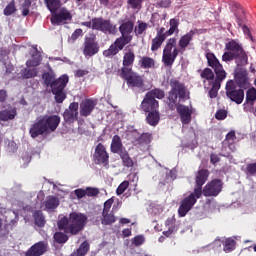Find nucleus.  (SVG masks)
I'll return each instance as SVG.
<instances>
[{
    "label": "nucleus",
    "mask_w": 256,
    "mask_h": 256,
    "mask_svg": "<svg viewBox=\"0 0 256 256\" xmlns=\"http://www.w3.org/2000/svg\"><path fill=\"white\" fill-rule=\"evenodd\" d=\"M87 223V216L81 213L73 212L69 216H62L58 220V227L65 233L70 235H77L80 231L85 229Z\"/></svg>",
    "instance_id": "7ed1b4c3"
},
{
    "label": "nucleus",
    "mask_w": 256,
    "mask_h": 256,
    "mask_svg": "<svg viewBox=\"0 0 256 256\" xmlns=\"http://www.w3.org/2000/svg\"><path fill=\"white\" fill-rule=\"evenodd\" d=\"M215 117L218 119V121H223V119L227 118V111L220 109L216 112Z\"/></svg>",
    "instance_id": "13d9d810"
},
{
    "label": "nucleus",
    "mask_w": 256,
    "mask_h": 256,
    "mask_svg": "<svg viewBox=\"0 0 256 256\" xmlns=\"http://www.w3.org/2000/svg\"><path fill=\"white\" fill-rule=\"evenodd\" d=\"M17 11V8L15 7V0H12L4 9V15L9 16L13 15Z\"/></svg>",
    "instance_id": "de8ad7c7"
},
{
    "label": "nucleus",
    "mask_w": 256,
    "mask_h": 256,
    "mask_svg": "<svg viewBox=\"0 0 256 256\" xmlns=\"http://www.w3.org/2000/svg\"><path fill=\"white\" fill-rule=\"evenodd\" d=\"M89 252V242L84 241L78 249H76L70 256H85Z\"/></svg>",
    "instance_id": "72a5a7b5"
},
{
    "label": "nucleus",
    "mask_w": 256,
    "mask_h": 256,
    "mask_svg": "<svg viewBox=\"0 0 256 256\" xmlns=\"http://www.w3.org/2000/svg\"><path fill=\"white\" fill-rule=\"evenodd\" d=\"M256 101V89L251 87L246 91V100L243 104L246 113H253Z\"/></svg>",
    "instance_id": "dca6fc26"
},
{
    "label": "nucleus",
    "mask_w": 256,
    "mask_h": 256,
    "mask_svg": "<svg viewBox=\"0 0 256 256\" xmlns=\"http://www.w3.org/2000/svg\"><path fill=\"white\" fill-rule=\"evenodd\" d=\"M226 95L231 101L237 103V105H241L243 99H245V92L243 89H236L233 80L228 81L226 84Z\"/></svg>",
    "instance_id": "f8f14e48"
},
{
    "label": "nucleus",
    "mask_w": 256,
    "mask_h": 256,
    "mask_svg": "<svg viewBox=\"0 0 256 256\" xmlns=\"http://www.w3.org/2000/svg\"><path fill=\"white\" fill-rule=\"evenodd\" d=\"M221 189H223L221 180H212L204 187L203 195L205 197H217L221 193Z\"/></svg>",
    "instance_id": "2eb2a0df"
},
{
    "label": "nucleus",
    "mask_w": 256,
    "mask_h": 256,
    "mask_svg": "<svg viewBox=\"0 0 256 256\" xmlns=\"http://www.w3.org/2000/svg\"><path fill=\"white\" fill-rule=\"evenodd\" d=\"M163 175H166L165 183H171V181H175L177 179V172L175 170H168L164 168L162 170Z\"/></svg>",
    "instance_id": "58836bf2"
},
{
    "label": "nucleus",
    "mask_w": 256,
    "mask_h": 256,
    "mask_svg": "<svg viewBox=\"0 0 256 256\" xmlns=\"http://www.w3.org/2000/svg\"><path fill=\"white\" fill-rule=\"evenodd\" d=\"M119 53V50L117 48L116 44H112L108 50H105L103 52L104 57H111V55H117Z\"/></svg>",
    "instance_id": "09e8293b"
},
{
    "label": "nucleus",
    "mask_w": 256,
    "mask_h": 256,
    "mask_svg": "<svg viewBox=\"0 0 256 256\" xmlns=\"http://www.w3.org/2000/svg\"><path fill=\"white\" fill-rule=\"evenodd\" d=\"M47 247V242H37L26 251L25 256H41L44 253H47Z\"/></svg>",
    "instance_id": "a211bd4d"
},
{
    "label": "nucleus",
    "mask_w": 256,
    "mask_h": 256,
    "mask_svg": "<svg viewBox=\"0 0 256 256\" xmlns=\"http://www.w3.org/2000/svg\"><path fill=\"white\" fill-rule=\"evenodd\" d=\"M132 243L133 245H135V247H139V245H143V243H145V236L138 235L134 237L132 240Z\"/></svg>",
    "instance_id": "4d7b16f0"
},
{
    "label": "nucleus",
    "mask_w": 256,
    "mask_h": 256,
    "mask_svg": "<svg viewBox=\"0 0 256 256\" xmlns=\"http://www.w3.org/2000/svg\"><path fill=\"white\" fill-rule=\"evenodd\" d=\"M97 105V100L86 99L80 103V115L82 117H88L90 113H93V109H95Z\"/></svg>",
    "instance_id": "6ab92c4d"
},
{
    "label": "nucleus",
    "mask_w": 256,
    "mask_h": 256,
    "mask_svg": "<svg viewBox=\"0 0 256 256\" xmlns=\"http://www.w3.org/2000/svg\"><path fill=\"white\" fill-rule=\"evenodd\" d=\"M21 161H22L24 167H27V165H29V163H31V155L29 154V152L22 153Z\"/></svg>",
    "instance_id": "6e6d98bb"
},
{
    "label": "nucleus",
    "mask_w": 256,
    "mask_h": 256,
    "mask_svg": "<svg viewBox=\"0 0 256 256\" xmlns=\"http://www.w3.org/2000/svg\"><path fill=\"white\" fill-rule=\"evenodd\" d=\"M148 27H149V24L145 22H138V26L135 27L136 35H142L144 31H147Z\"/></svg>",
    "instance_id": "603ef678"
},
{
    "label": "nucleus",
    "mask_w": 256,
    "mask_h": 256,
    "mask_svg": "<svg viewBox=\"0 0 256 256\" xmlns=\"http://www.w3.org/2000/svg\"><path fill=\"white\" fill-rule=\"evenodd\" d=\"M133 61H135V54L133 52H131V51L126 52L124 54V58H123V65H124V67L129 69V65H133Z\"/></svg>",
    "instance_id": "ea45409f"
},
{
    "label": "nucleus",
    "mask_w": 256,
    "mask_h": 256,
    "mask_svg": "<svg viewBox=\"0 0 256 256\" xmlns=\"http://www.w3.org/2000/svg\"><path fill=\"white\" fill-rule=\"evenodd\" d=\"M235 139H237V137L235 136V131H230L226 135V141H228L230 145H232V143H235Z\"/></svg>",
    "instance_id": "052dcab7"
},
{
    "label": "nucleus",
    "mask_w": 256,
    "mask_h": 256,
    "mask_svg": "<svg viewBox=\"0 0 256 256\" xmlns=\"http://www.w3.org/2000/svg\"><path fill=\"white\" fill-rule=\"evenodd\" d=\"M176 45L177 39L175 38H170L167 41L162 56V61L166 65H172L173 63H175V59H177V55H179V49H177Z\"/></svg>",
    "instance_id": "1a4fd4ad"
},
{
    "label": "nucleus",
    "mask_w": 256,
    "mask_h": 256,
    "mask_svg": "<svg viewBox=\"0 0 256 256\" xmlns=\"http://www.w3.org/2000/svg\"><path fill=\"white\" fill-rule=\"evenodd\" d=\"M131 39H132L131 36H122V37L116 39L114 44L116 45L118 50L121 51V49H123V47H125L127 45V43L131 42Z\"/></svg>",
    "instance_id": "4c0bfd02"
},
{
    "label": "nucleus",
    "mask_w": 256,
    "mask_h": 256,
    "mask_svg": "<svg viewBox=\"0 0 256 256\" xmlns=\"http://www.w3.org/2000/svg\"><path fill=\"white\" fill-rule=\"evenodd\" d=\"M47 8L52 13L51 23L52 25H63L67 21H71V13L65 8L61 7L60 0H46Z\"/></svg>",
    "instance_id": "0eeeda50"
},
{
    "label": "nucleus",
    "mask_w": 256,
    "mask_h": 256,
    "mask_svg": "<svg viewBox=\"0 0 256 256\" xmlns=\"http://www.w3.org/2000/svg\"><path fill=\"white\" fill-rule=\"evenodd\" d=\"M235 249V240L228 238L224 242L225 253H231Z\"/></svg>",
    "instance_id": "49530a36"
},
{
    "label": "nucleus",
    "mask_w": 256,
    "mask_h": 256,
    "mask_svg": "<svg viewBox=\"0 0 256 256\" xmlns=\"http://www.w3.org/2000/svg\"><path fill=\"white\" fill-rule=\"evenodd\" d=\"M115 223L113 212H102V225H111Z\"/></svg>",
    "instance_id": "e433bc0d"
},
{
    "label": "nucleus",
    "mask_w": 256,
    "mask_h": 256,
    "mask_svg": "<svg viewBox=\"0 0 256 256\" xmlns=\"http://www.w3.org/2000/svg\"><path fill=\"white\" fill-rule=\"evenodd\" d=\"M124 167H133V160L129 157L127 152H122L120 155Z\"/></svg>",
    "instance_id": "a18cd8bd"
},
{
    "label": "nucleus",
    "mask_w": 256,
    "mask_h": 256,
    "mask_svg": "<svg viewBox=\"0 0 256 256\" xmlns=\"http://www.w3.org/2000/svg\"><path fill=\"white\" fill-rule=\"evenodd\" d=\"M127 189H129V181L125 180L116 189V194L118 196L123 195V193H125V191H127Z\"/></svg>",
    "instance_id": "3c124183"
},
{
    "label": "nucleus",
    "mask_w": 256,
    "mask_h": 256,
    "mask_svg": "<svg viewBox=\"0 0 256 256\" xmlns=\"http://www.w3.org/2000/svg\"><path fill=\"white\" fill-rule=\"evenodd\" d=\"M31 58L26 61V67H38V65H41V53L37 51V48H33L30 52Z\"/></svg>",
    "instance_id": "b1692460"
},
{
    "label": "nucleus",
    "mask_w": 256,
    "mask_h": 256,
    "mask_svg": "<svg viewBox=\"0 0 256 256\" xmlns=\"http://www.w3.org/2000/svg\"><path fill=\"white\" fill-rule=\"evenodd\" d=\"M98 52L99 48L97 47V44L93 42V40H86L84 45V55L93 57V55H96Z\"/></svg>",
    "instance_id": "bb28decb"
},
{
    "label": "nucleus",
    "mask_w": 256,
    "mask_h": 256,
    "mask_svg": "<svg viewBox=\"0 0 256 256\" xmlns=\"http://www.w3.org/2000/svg\"><path fill=\"white\" fill-rule=\"evenodd\" d=\"M75 195L77 196L78 199H83L85 195H87L86 189H76L74 191Z\"/></svg>",
    "instance_id": "680f3d73"
},
{
    "label": "nucleus",
    "mask_w": 256,
    "mask_h": 256,
    "mask_svg": "<svg viewBox=\"0 0 256 256\" xmlns=\"http://www.w3.org/2000/svg\"><path fill=\"white\" fill-rule=\"evenodd\" d=\"M17 117V109L13 106H8L0 111V121H13Z\"/></svg>",
    "instance_id": "5701e85b"
},
{
    "label": "nucleus",
    "mask_w": 256,
    "mask_h": 256,
    "mask_svg": "<svg viewBox=\"0 0 256 256\" xmlns=\"http://www.w3.org/2000/svg\"><path fill=\"white\" fill-rule=\"evenodd\" d=\"M114 202H115V200L113 198H110L106 202H104V208H103L102 213L111 212V207H113Z\"/></svg>",
    "instance_id": "5fc2aeb1"
},
{
    "label": "nucleus",
    "mask_w": 256,
    "mask_h": 256,
    "mask_svg": "<svg viewBox=\"0 0 256 256\" xmlns=\"http://www.w3.org/2000/svg\"><path fill=\"white\" fill-rule=\"evenodd\" d=\"M93 157L96 165H103V167H107V165H109V153H107V148L102 143H99L95 147Z\"/></svg>",
    "instance_id": "ddd939ff"
},
{
    "label": "nucleus",
    "mask_w": 256,
    "mask_h": 256,
    "mask_svg": "<svg viewBox=\"0 0 256 256\" xmlns=\"http://www.w3.org/2000/svg\"><path fill=\"white\" fill-rule=\"evenodd\" d=\"M146 95H148V97H150V99H163V97H165V92H163L160 89H154L151 90L150 92H148Z\"/></svg>",
    "instance_id": "37998d69"
},
{
    "label": "nucleus",
    "mask_w": 256,
    "mask_h": 256,
    "mask_svg": "<svg viewBox=\"0 0 256 256\" xmlns=\"http://www.w3.org/2000/svg\"><path fill=\"white\" fill-rule=\"evenodd\" d=\"M59 207V198L56 196H48L45 202L47 211H53Z\"/></svg>",
    "instance_id": "7c9ffc66"
},
{
    "label": "nucleus",
    "mask_w": 256,
    "mask_h": 256,
    "mask_svg": "<svg viewBox=\"0 0 256 256\" xmlns=\"http://www.w3.org/2000/svg\"><path fill=\"white\" fill-rule=\"evenodd\" d=\"M34 221L35 225L38 227H43L45 225V217L43 216V213L41 211H36L34 213Z\"/></svg>",
    "instance_id": "c03bdc74"
},
{
    "label": "nucleus",
    "mask_w": 256,
    "mask_h": 256,
    "mask_svg": "<svg viewBox=\"0 0 256 256\" xmlns=\"http://www.w3.org/2000/svg\"><path fill=\"white\" fill-rule=\"evenodd\" d=\"M201 77L202 79H206L204 80L205 89H209V86H207L208 84L215 83V80H213L215 78V74H213V70L210 68L204 69L201 73Z\"/></svg>",
    "instance_id": "cd10ccee"
},
{
    "label": "nucleus",
    "mask_w": 256,
    "mask_h": 256,
    "mask_svg": "<svg viewBox=\"0 0 256 256\" xmlns=\"http://www.w3.org/2000/svg\"><path fill=\"white\" fill-rule=\"evenodd\" d=\"M161 117L159 116V111L157 110H152L151 112L148 113L146 120L149 125H152V127H155L157 123H159V120Z\"/></svg>",
    "instance_id": "473e14b6"
},
{
    "label": "nucleus",
    "mask_w": 256,
    "mask_h": 256,
    "mask_svg": "<svg viewBox=\"0 0 256 256\" xmlns=\"http://www.w3.org/2000/svg\"><path fill=\"white\" fill-rule=\"evenodd\" d=\"M170 85L172 87V90L168 96V99L170 103H177V99L181 101L182 99H185L187 97V90L185 89V86L183 84L179 83L177 80H171Z\"/></svg>",
    "instance_id": "9d476101"
},
{
    "label": "nucleus",
    "mask_w": 256,
    "mask_h": 256,
    "mask_svg": "<svg viewBox=\"0 0 256 256\" xmlns=\"http://www.w3.org/2000/svg\"><path fill=\"white\" fill-rule=\"evenodd\" d=\"M158 107L159 102L151 97H148V95L146 94L144 100L141 103L142 111H145V113H151V111H156Z\"/></svg>",
    "instance_id": "412c9836"
},
{
    "label": "nucleus",
    "mask_w": 256,
    "mask_h": 256,
    "mask_svg": "<svg viewBox=\"0 0 256 256\" xmlns=\"http://www.w3.org/2000/svg\"><path fill=\"white\" fill-rule=\"evenodd\" d=\"M210 161L213 165H215V163H219V156L217 154H212L210 156Z\"/></svg>",
    "instance_id": "774afa93"
},
{
    "label": "nucleus",
    "mask_w": 256,
    "mask_h": 256,
    "mask_svg": "<svg viewBox=\"0 0 256 256\" xmlns=\"http://www.w3.org/2000/svg\"><path fill=\"white\" fill-rule=\"evenodd\" d=\"M122 75L126 80L128 87H131L132 89L135 87L137 89H141V87H143V78H141V76H139L137 73L133 72L131 68H122Z\"/></svg>",
    "instance_id": "9b49d317"
},
{
    "label": "nucleus",
    "mask_w": 256,
    "mask_h": 256,
    "mask_svg": "<svg viewBox=\"0 0 256 256\" xmlns=\"http://www.w3.org/2000/svg\"><path fill=\"white\" fill-rule=\"evenodd\" d=\"M165 31V28H160V30L157 32L156 37L152 40V46L151 51H157L161 45H163V42L167 39V37L163 34Z\"/></svg>",
    "instance_id": "393cba45"
},
{
    "label": "nucleus",
    "mask_w": 256,
    "mask_h": 256,
    "mask_svg": "<svg viewBox=\"0 0 256 256\" xmlns=\"http://www.w3.org/2000/svg\"><path fill=\"white\" fill-rule=\"evenodd\" d=\"M139 65L142 67V69H152V67H155V60H153V58L144 56L139 60Z\"/></svg>",
    "instance_id": "c9c22d12"
},
{
    "label": "nucleus",
    "mask_w": 256,
    "mask_h": 256,
    "mask_svg": "<svg viewBox=\"0 0 256 256\" xmlns=\"http://www.w3.org/2000/svg\"><path fill=\"white\" fill-rule=\"evenodd\" d=\"M207 177H209V172L207 170H200L198 172L196 176L197 188H195L194 192L184 198L181 202L178 209V214L180 215V217H185V215H187L191 211V209H193V206L195 205V203H197V199H199V197H201L202 195L201 187H203L205 181H207Z\"/></svg>",
    "instance_id": "f03ea898"
},
{
    "label": "nucleus",
    "mask_w": 256,
    "mask_h": 256,
    "mask_svg": "<svg viewBox=\"0 0 256 256\" xmlns=\"http://www.w3.org/2000/svg\"><path fill=\"white\" fill-rule=\"evenodd\" d=\"M170 28L168 31L163 32L165 37H171L174 33H179V20L171 19L169 22Z\"/></svg>",
    "instance_id": "2f4dec72"
},
{
    "label": "nucleus",
    "mask_w": 256,
    "mask_h": 256,
    "mask_svg": "<svg viewBox=\"0 0 256 256\" xmlns=\"http://www.w3.org/2000/svg\"><path fill=\"white\" fill-rule=\"evenodd\" d=\"M177 113L179 115L182 125H189L193 119L194 109L193 106H185L183 104H178L176 106Z\"/></svg>",
    "instance_id": "4468645a"
},
{
    "label": "nucleus",
    "mask_w": 256,
    "mask_h": 256,
    "mask_svg": "<svg viewBox=\"0 0 256 256\" xmlns=\"http://www.w3.org/2000/svg\"><path fill=\"white\" fill-rule=\"evenodd\" d=\"M235 81L239 87L242 89H247L249 87V77H247V70L245 69H240L237 70L235 73Z\"/></svg>",
    "instance_id": "aec40b11"
},
{
    "label": "nucleus",
    "mask_w": 256,
    "mask_h": 256,
    "mask_svg": "<svg viewBox=\"0 0 256 256\" xmlns=\"http://www.w3.org/2000/svg\"><path fill=\"white\" fill-rule=\"evenodd\" d=\"M54 239L56 243H67L69 238L63 232H56L54 234Z\"/></svg>",
    "instance_id": "8fccbe9b"
},
{
    "label": "nucleus",
    "mask_w": 256,
    "mask_h": 256,
    "mask_svg": "<svg viewBox=\"0 0 256 256\" xmlns=\"http://www.w3.org/2000/svg\"><path fill=\"white\" fill-rule=\"evenodd\" d=\"M0 213L4 215L8 225H15V223L19 221V214L15 212V210H5V208H1Z\"/></svg>",
    "instance_id": "4be33fe9"
},
{
    "label": "nucleus",
    "mask_w": 256,
    "mask_h": 256,
    "mask_svg": "<svg viewBox=\"0 0 256 256\" xmlns=\"http://www.w3.org/2000/svg\"><path fill=\"white\" fill-rule=\"evenodd\" d=\"M206 58L208 61V65L214 69L216 73V79L214 82L207 85V87H211L209 91V96L211 99H215L217 97V93L219 89H221V81L227 77V72L223 69V65L219 62L217 57H215V54L213 53H207Z\"/></svg>",
    "instance_id": "39448f33"
},
{
    "label": "nucleus",
    "mask_w": 256,
    "mask_h": 256,
    "mask_svg": "<svg viewBox=\"0 0 256 256\" xmlns=\"http://www.w3.org/2000/svg\"><path fill=\"white\" fill-rule=\"evenodd\" d=\"M22 76L24 79H32V77H37V68L35 67H27L22 70Z\"/></svg>",
    "instance_id": "a19ab883"
},
{
    "label": "nucleus",
    "mask_w": 256,
    "mask_h": 256,
    "mask_svg": "<svg viewBox=\"0 0 256 256\" xmlns=\"http://www.w3.org/2000/svg\"><path fill=\"white\" fill-rule=\"evenodd\" d=\"M129 5L132 9H139L141 7V0H129Z\"/></svg>",
    "instance_id": "e2e57ef3"
},
{
    "label": "nucleus",
    "mask_w": 256,
    "mask_h": 256,
    "mask_svg": "<svg viewBox=\"0 0 256 256\" xmlns=\"http://www.w3.org/2000/svg\"><path fill=\"white\" fill-rule=\"evenodd\" d=\"M226 49L227 52L223 54L222 61L227 63L228 61H233V59H235L237 65H247L249 58L239 42L236 40L229 41L226 43Z\"/></svg>",
    "instance_id": "423d86ee"
},
{
    "label": "nucleus",
    "mask_w": 256,
    "mask_h": 256,
    "mask_svg": "<svg viewBox=\"0 0 256 256\" xmlns=\"http://www.w3.org/2000/svg\"><path fill=\"white\" fill-rule=\"evenodd\" d=\"M87 197H97L99 195V189L97 188H86Z\"/></svg>",
    "instance_id": "bf43d9fd"
},
{
    "label": "nucleus",
    "mask_w": 256,
    "mask_h": 256,
    "mask_svg": "<svg viewBox=\"0 0 256 256\" xmlns=\"http://www.w3.org/2000/svg\"><path fill=\"white\" fill-rule=\"evenodd\" d=\"M158 5L160 7H164V8H167L171 5V0H159L158 1Z\"/></svg>",
    "instance_id": "69168bd1"
},
{
    "label": "nucleus",
    "mask_w": 256,
    "mask_h": 256,
    "mask_svg": "<svg viewBox=\"0 0 256 256\" xmlns=\"http://www.w3.org/2000/svg\"><path fill=\"white\" fill-rule=\"evenodd\" d=\"M134 135H137L138 137L135 139L134 143L135 145H139L140 147H147L149 143H151V135L150 134H142L139 136V133L134 132Z\"/></svg>",
    "instance_id": "c85d7f7f"
},
{
    "label": "nucleus",
    "mask_w": 256,
    "mask_h": 256,
    "mask_svg": "<svg viewBox=\"0 0 256 256\" xmlns=\"http://www.w3.org/2000/svg\"><path fill=\"white\" fill-rule=\"evenodd\" d=\"M195 33V30H190L188 33H186L180 38L178 45L182 51H185V49L189 47V44L191 43V41H193Z\"/></svg>",
    "instance_id": "a878e982"
},
{
    "label": "nucleus",
    "mask_w": 256,
    "mask_h": 256,
    "mask_svg": "<svg viewBox=\"0 0 256 256\" xmlns=\"http://www.w3.org/2000/svg\"><path fill=\"white\" fill-rule=\"evenodd\" d=\"M110 149L112 153H121L123 151V143L121 142V137L115 135L112 138Z\"/></svg>",
    "instance_id": "c756f323"
},
{
    "label": "nucleus",
    "mask_w": 256,
    "mask_h": 256,
    "mask_svg": "<svg viewBox=\"0 0 256 256\" xmlns=\"http://www.w3.org/2000/svg\"><path fill=\"white\" fill-rule=\"evenodd\" d=\"M82 25L88 27V29H93L94 31L109 33V35H115L117 33V26L112 24L111 21L103 18H94L89 22H82Z\"/></svg>",
    "instance_id": "6e6552de"
},
{
    "label": "nucleus",
    "mask_w": 256,
    "mask_h": 256,
    "mask_svg": "<svg viewBox=\"0 0 256 256\" xmlns=\"http://www.w3.org/2000/svg\"><path fill=\"white\" fill-rule=\"evenodd\" d=\"M119 29L122 37H131V33H133V23L126 22L122 24Z\"/></svg>",
    "instance_id": "f704fd0d"
},
{
    "label": "nucleus",
    "mask_w": 256,
    "mask_h": 256,
    "mask_svg": "<svg viewBox=\"0 0 256 256\" xmlns=\"http://www.w3.org/2000/svg\"><path fill=\"white\" fill-rule=\"evenodd\" d=\"M247 171L250 173V175H255L256 173V163L249 164L247 166Z\"/></svg>",
    "instance_id": "0e129e2a"
},
{
    "label": "nucleus",
    "mask_w": 256,
    "mask_h": 256,
    "mask_svg": "<svg viewBox=\"0 0 256 256\" xmlns=\"http://www.w3.org/2000/svg\"><path fill=\"white\" fill-rule=\"evenodd\" d=\"M79 103L73 102L70 104L69 109H66L63 117L67 123H73L77 121V116L79 115Z\"/></svg>",
    "instance_id": "f3484780"
},
{
    "label": "nucleus",
    "mask_w": 256,
    "mask_h": 256,
    "mask_svg": "<svg viewBox=\"0 0 256 256\" xmlns=\"http://www.w3.org/2000/svg\"><path fill=\"white\" fill-rule=\"evenodd\" d=\"M42 78L44 79L45 85L51 87L52 93L55 95L56 103H63L65 97H67L65 94V87H67V84L69 83V76L64 74L55 80V72L50 70L49 72L44 73Z\"/></svg>",
    "instance_id": "20e7f679"
},
{
    "label": "nucleus",
    "mask_w": 256,
    "mask_h": 256,
    "mask_svg": "<svg viewBox=\"0 0 256 256\" xmlns=\"http://www.w3.org/2000/svg\"><path fill=\"white\" fill-rule=\"evenodd\" d=\"M81 35H83V30H81V29H76V30L74 31V33L72 34V39H73V41H75V39L81 37Z\"/></svg>",
    "instance_id": "338daca9"
},
{
    "label": "nucleus",
    "mask_w": 256,
    "mask_h": 256,
    "mask_svg": "<svg viewBox=\"0 0 256 256\" xmlns=\"http://www.w3.org/2000/svg\"><path fill=\"white\" fill-rule=\"evenodd\" d=\"M43 199H45V193H43V191H39L37 193L36 209H41L43 207Z\"/></svg>",
    "instance_id": "864d4df0"
},
{
    "label": "nucleus",
    "mask_w": 256,
    "mask_h": 256,
    "mask_svg": "<svg viewBox=\"0 0 256 256\" xmlns=\"http://www.w3.org/2000/svg\"><path fill=\"white\" fill-rule=\"evenodd\" d=\"M59 123H61V117L58 115L40 116L30 127L29 133L32 139H36L39 135H49L57 130Z\"/></svg>",
    "instance_id": "f257e3e1"
},
{
    "label": "nucleus",
    "mask_w": 256,
    "mask_h": 256,
    "mask_svg": "<svg viewBox=\"0 0 256 256\" xmlns=\"http://www.w3.org/2000/svg\"><path fill=\"white\" fill-rule=\"evenodd\" d=\"M165 225L168 230L164 231L163 235H165L166 237H169V235H171V233H173V231H175V218H169L166 221Z\"/></svg>",
    "instance_id": "79ce46f5"
}]
</instances>
